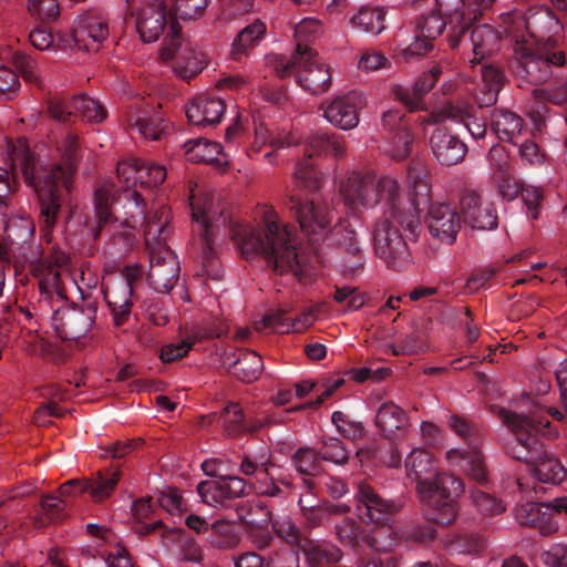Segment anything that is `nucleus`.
Instances as JSON below:
<instances>
[{
    "label": "nucleus",
    "mask_w": 567,
    "mask_h": 567,
    "mask_svg": "<svg viewBox=\"0 0 567 567\" xmlns=\"http://www.w3.org/2000/svg\"><path fill=\"white\" fill-rule=\"evenodd\" d=\"M61 152L60 163L39 165L27 141L19 138L17 143H8V168H0V214L7 208V196L13 190L20 172L37 195L39 225L43 234H52L60 220L68 223L72 219V183L79 162V137L68 133Z\"/></svg>",
    "instance_id": "nucleus-1"
},
{
    "label": "nucleus",
    "mask_w": 567,
    "mask_h": 567,
    "mask_svg": "<svg viewBox=\"0 0 567 567\" xmlns=\"http://www.w3.org/2000/svg\"><path fill=\"white\" fill-rule=\"evenodd\" d=\"M190 209L195 223L194 231L200 237L203 270L209 278L218 280L223 276L213 247V235L220 226L230 235L246 258L261 255L274 272L279 275L291 272L301 278L302 268L297 252L296 237L287 225H280L274 219L272 213L266 216L264 226L256 229L247 225H234L224 210L214 209L208 199H205L203 205L192 202Z\"/></svg>",
    "instance_id": "nucleus-2"
},
{
    "label": "nucleus",
    "mask_w": 567,
    "mask_h": 567,
    "mask_svg": "<svg viewBox=\"0 0 567 567\" xmlns=\"http://www.w3.org/2000/svg\"><path fill=\"white\" fill-rule=\"evenodd\" d=\"M399 183L392 177L375 181L374 176L353 173L341 183L340 194L351 210L369 208L384 203L383 217L373 225V248L375 255L393 270H402L410 262V251L395 225L401 208Z\"/></svg>",
    "instance_id": "nucleus-3"
},
{
    "label": "nucleus",
    "mask_w": 567,
    "mask_h": 567,
    "mask_svg": "<svg viewBox=\"0 0 567 567\" xmlns=\"http://www.w3.org/2000/svg\"><path fill=\"white\" fill-rule=\"evenodd\" d=\"M408 477L416 482L425 518L435 524L450 525L458 513V498L464 493L460 477L437 472L431 454L414 449L405 458Z\"/></svg>",
    "instance_id": "nucleus-4"
},
{
    "label": "nucleus",
    "mask_w": 567,
    "mask_h": 567,
    "mask_svg": "<svg viewBox=\"0 0 567 567\" xmlns=\"http://www.w3.org/2000/svg\"><path fill=\"white\" fill-rule=\"evenodd\" d=\"M99 230L112 221L122 220L126 227L144 226L145 244L157 243L169 234L171 210L167 206L146 214V204L136 189L115 188L112 182H105L94 194Z\"/></svg>",
    "instance_id": "nucleus-5"
},
{
    "label": "nucleus",
    "mask_w": 567,
    "mask_h": 567,
    "mask_svg": "<svg viewBox=\"0 0 567 567\" xmlns=\"http://www.w3.org/2000/svg\"><path fill=\"white\" fill-rule=\"evenodd\" d=\"M409 202L408 207L400 208L395 225L408 246V240L417 236L419 215L427 212L426 224L431 235L441 241L452 244L461 228V219L455 207L445 203H431V187L423 168H409Z\"/></svg>",
    "instance_id": "nucleus-6"
},
{
    "label": "nucleus",
    "mask_w": 567,
    "mask_h": 567,
    "mask_svg": "<svg viewBox=\"0 0 567 567\" xmlns=\"http://www.w3.org/2000/svg\"><path fill=\"white\" fill-rule=\"evenodd\" d=\"M499 417L512 430L514 441L508 454L532 466V473L542 483L559 484L566 476L561 463L544 447L543 436L549 433L550 422L538 413L518 414L501 409Z\"/></svg>",
    "instance_id": "nucleus-7"
},
{
    "label": "nucleus",
    "mask_w": 567,
    "mask_h": 567,
    "mask_svg": "<svg viewBox=\"0 0 567 567\" xmlns=\"http://www.w3.org/2000/svg\"><path fill=\"white\" fill-rule=\"evenodd\" d=\"M289 208L313 250H317L321 241L328 239L357 258L355 264L351 266L352 269L362 265V251L354 229L347 220H339L329 228L332 215L326 203L321 204L315 197L302 199L299 195L292 194L289 197Z\"/></svg>",
    "instance_id": "nucleus-8"
},
{
    "label": "nucleus",
    "mask_w": 567,
    "mask_h": 567,
    "mask_svg": "<svg viewBox=\"0 0 567 567\" xmlns=\"http://www.w3.org/2000/svg\"><path fill=\"white\" fill-rule=\"evenodd\" d=\"M437 13L447 20L449 47L452 50L472 51L473 64L481 63L484 58V41L492 37L488 25H474V21L465 12L464 0H435Z\"/></svg>",
    "instance_id": "nucleus-9"
},
{
    "label": "nucleus",
    "mask_w": 567,
    "mask_h": 567,
    "mask_svg": "<svg viewBox=\"0 0 567 567\" xmlns=\"http://www.w3.org/2000/svg\"><path fill=\"white\" fill-rule=\"evenodd\" d=\"M512 69L519 86L524 84L540 85L551 76V66H563L565 52L548 39L535 47L517 43Z\"/></svg>",
    "instance_id": "nucleus-10"
},
{
    "label": "nucleus",
    "mask_w": 567,
    "mask_h": 567,
    "mask_svg": "<svg viewBox=\"0 0 567 567\" xmlns=\"http://www.w3.org/2000/svg\"><path fill=\"white\" fill-rule=\"evenodd\" d=\"M271 63L278 76L295 75L297 83L311 94L324 93L331 85L329 69L318 62L313 53L301 44L297 45L291 58L275 56Z\"/></svg>",
    "instance_id": "nucleus-11"
},
{
    "label": "nucleus",
    "mask_w": 567,
    "mask_h": 567,
    "mask_svg": "<svg viewBox=\"0 0 567 567\" xmlns=\"http://www.w3.org/2000/svg\"><path fill=\"white\" fill-rule=\"evenodd\" d=\"M447 424L471 449L470 451L452 449L447 452V458L451 462H455L472 481L478 485H485L487 483V473L478 450L482 441L480 426L457 414L451 415Z\"/></svg>",
    "instance_id": "nucleus-12"
},
{
    "label": "nucleus",
    "mask_w": 567,
    "mask_h": 567,
    "mask_svg": "<svg viewBox=\"0 0 567 567\" xmlns=\"http://www.w3.org/2000/svg\"><path fill=\"white\" fill-rule=\"evenodd\" d=\"M320 154H329L334 157L343 156V136L336 133L317 132L308 138L306 156L297 164L293 173V183L297 188H303L309 193L319 189L320 178L312 157Z\"/></svg>",
    "instance_id": "nucleus-13"
},
{
    "label": "nucleus",
    "mask_w": 567,
    "mask_h": 567,
    "mask_svg": "<svg viewBox=\"0 0 567 567\" xmlns=\"http://www.w3.org/2000/svg\"><path fill=\"white\" fill-rule=\"evenodd\" d=\"M142 277L143 270L140 265H127L121 270L120 280L106 287L104 298L110 307L114 326L121 327L128 321L132 313V298Z\"/></svg>",
    "instance_id": "nucleus-14"
},
{
    "label": "nucleus",
    "mask_w": 567,
    "mask_h": 567,
    "mask_svg": "<svg viewBox=\"0 0 567 567\" xmlns=\"http://www.w3.org/2000/svg\"><path fill=\"white\" fill-rule=\"evenodd\" d=\"M62 303L52 311V328L61 340H76L91 329L97 306L94 301H86L81 306Z\"/></svg>",
    "instance_id": "nucleus-15"
},
{
    "label": "nucleus",
    "mask_w": 567,
    "mask_h": 567,
    "mask_svg": "<svg viewBox=\"0 0 567 567\" xmlns=\"http://www.w3.org/2000/svg\"><path fill=\"white\" fill-rule=\"evenodd\" d=\"M137 32L145 43L155 42L164 35V45L177 41L181 27L164 1L143 8L136 19Z\"/></svg>",
    "instance_id": "nucleus-16"
},
{
    "label": "nucleus",
    "mask_w": 567,
    "mask_h": 567,
    "mask_svg": "<svg viewBox=\"0 0 567 567\" xmlns=\"http://www.w3.org/2000/svg\"><path fill=\"white\" fill-rule=\"evenodd\" d=\"M166 237L146 245L151 262L147 282L151 288L161 293H166L175 287L181 271L177 256L165 244Z\"/></svg>",
    "instance_id": "nucleus-17"
},
{
    "label": "nucleus",
    "mask_w": 567,
    "mask_h": 567,
    "mask_svg": "<svg viewBox=\"0 0 567 567\" xmlns=\"http://www.w3.org/2000/svg\"><path fill=\"white\" fill-rule=\"evenodd\" d=\"M47 110L53 120L61 123H69L73 116H79L89 123H102L107 111L96 100L86 94H78L72 99L53 96L47 102Z\"/></svg>",
    "instance_id": "nucleus-18"
},
{
    "label": "nucleus",
    "mask_w": 567,
    "mask_h": 567,
    "mask_svg": "<svg viewBox=\"0 0 567 567\" xmlns=\"http://www.w3.org/2000/svg\"><path fill=\"white\" fill-rule=\"evenodd\" d=\"M354 496L357 515L365 523L390 527L402 508L399 501L382 497L368 484H359Z\"/></svg>",
    "instance_id": "nucleus-19"
},
{
    "label": "nucleus",
    "mask_w": 567,
    "mask_h": 567,
    "mask_svg": "<svg viewBox=\"0 0 567 567\" xmlns=\"http://www.w3.org/2000/svg\"><path fill=\"white\" fill-rule=\"evenodd\" d=\"M109 35V19L99 9L83 11L73 22L72 37L79 49L95 52Z\"/></svg>",
    "instance_id": "nucleus-20"
},
{
    "label": "nucleus",
    "mask_w": 567,
    "mask_h": 567,
    "mask_svg": "<svg viewBox=\"0 0 567 567\" xmlns=\"http://www.w3.org/2000/svg\"><path fill=\"white\" fill-rule=\"evenodd\" d=\"M367 105L363 93L351 91L322 103L323 116L332 125L348 131L359 124V112Z\"/></svg>",
    "instance_id": "nucleus-21"
},
{
    "label": "nucleus",
    "mask_w": 567,
    "mask_h": 567,
    "mask_svg": "<svg viewBox=\"0 0 567 567\" xmlns=\"http://www.w3.org/2000/svg\"><path fill=\"white\" fill-rule=\"evenodd\" d=\"M128 122L145 140L161 141L171 130V123L164 117L161 105L151 106L144 100H138L128 115Z\"/></svg>",
    "instance_id": "nucleus-22"
},
{
    "label": "nucleus",
    "mask_w": 567,
    "mask_h": 567,
    "mask_svg": "<svg viewBox=\"0 0 567 567\" xmlns=\"http://www.w3.org/2000/svg\"><path fill=\"white\" fill-rule=\"evenodd\" d=\"M554 512L567 514V497L556 498L551 503L520 504L516 507V519L522 526L537 527L543 535H549L557 529L550 518Z\"/></svg>",
    "instance_id": "nucleus-23"
},
{
    "label": "nucleus",
    "mask_w": 567,
    "mask_h": 567,
    "mask_svg": "<svg viewBox=\"0 0 567 567\" xmlns=\"http://www.w3.org/2000/svg\"><path fill=\"white\" fill-rule=\"evenodd\" d=\"M463 219L472 228L485 230L494 229L498 225V217L494 203L483 198L475 192H465L461 197Z\"/></svg>",
    "instance_id": "nucleus-24"
},
{
    "label": "nucleus",
    "mask_w": 567,
    "mask_h": 567,
    "mask_svg": "<svg viewBox=\"0 0 567 567\" xmlns=\"http://www.w3.org/2000/svg\"><path fill=\"white\" fill-rule=\"evenodd\" d=\"M444 30H446V42L449 43L447 20L436 12L422 16L416 21L415 40L404 50V55L421 56L433 49L435 40Z\"/></svg>",
    "instance_id": "nucleus-25"
},
{
    "label": "nucleus",
    "mask_w": 567,
    "mask_h": 567,
    "mask_svg": "<svg viewBox=\"0 0 567 567\" xmlns=\"http://www.w3.org/2000/svg\"><path fill=\"white\" fill-rule=\"evenodd\" d=\"M382 128L392 135V156L396 161L405 159L413 144V134L410 127V118L400 110H389L381 118Z\"/></svg>",
    "instance_id": "nucleus-26"
},
{
    "label": "nucleus",
    "mask_w": 567,
    "mask_h": 567,
    "mask_svg": "<svg viewBox=\"0 0 567 567\" xmlns=\"http://www.w3.org/2000/svg\"><path fill=\"white\" fill-rule=\"evenodd\" d=\"M261 512L265 514V522H270L271 529L274 534L284 540L288 546L292 547L290 550H295L299 554L302 553L303 558L306 559V549L312 545H322V542L313 540L308 536H305L301 529L295 524V522L290 517H284L278 519H272V513L268 508V506L258 502L256 504Z\"/></svg>",
    "instance_id": "nucleus-27"
},
{
    "label": "nucleus",
    "mask_w": 567,
    "mask_h": 567,
    "mask_svg": "<svg viewBox=\"0 0 567 567\" xmlns=\"http://www.w3.org/2000/svg\"><path fill=\"white\" fill-rule=\"evenodd\" d=\"M162 56L165 60L176 59V72L186 80L197 75L205 66L206 62L202 52L197 51L189 43H182L181 34L177 41L165 44L162 49Z\"/></svg>",
    "instance_id": "nucleus-28"
},
{
    "label": "nucleus",
    "mask_w": 567,
    "mask_h": 567,
    "mask_svg": "<svg viewBox=\"0 0 567 567\" xmlns=\"http://www.w3.org/2000/svg\"><path fill=\"white\" fill-rule=\"evenodd\" d=\"M430 146L437 162L445 166L462 162L467 153V146L446 130L436 128L430 137Z\"/></svg>",
    "instance_id": "nucleus-29"
},
{
    "label": "nucleus",
    "mask_w": 567,
    "mask_h": 567,
    "mask_svg": "<svg viewBox=\"0 0 567 567\" xmlns=\"http://www.w3.org/2000/svg\"><path fill=\"white\" fill-rule=\"evenodd\" d=\"M443 69L441 65H433L429 72L421 74L414 82L413 87L405 89L399 87L395 90V97L410 111L414 112L424 109L423 97L427 94L440 76L442 75Z\"/></svg>",
    "instance_id": "nucleus-30"
},
{
    "label": "nucleus",
    "mask_w": 567,
    "mask_h": 567,
    "mask_svg": "<svg viewBox=\"0 0 567 567\" xmlns=\"http://www.w3.org/2000/svg\"><path fill=\"white\" fill-rule=\"evenodd\" d=\"M225 111L221 99L200 95L186 107V116L194 125H215Z\"/></svg>",
    "instance_id": "nucleus-31"
},
{
    "label": "nucleus",
    "mask_w": 567,
    "mask_h": 567,
    "mask_svg": "<svg viewBox=\"0 0 567 567\" xmlns=\"http://www.w3.org/2000/svg\"><path fill=\"white\" fill-rule=\"evenodd\" d=\"M408 424L405 412L393 402H385L375 415V425L384 437L395 441L403 435Z\"/></svg>",
    "instance_id": "nucleus-32"
},
{
    "label": "nucleus",
    "mask_w": 567,
    "mask_h": 567,
    "mask_svg": "<svg viewBox=\"0 0 567 567\" xmlns=\"http://www.w3.org/2000/svg\"><path fill=\"white\" fill-rule=\"evenodd\" d=\"M224 362L229 364L237 379L247 383L257 380L264 369L261 357L251 350H240L237 357L226 353Z\"/></svg>",
    "instance_id": "nucleus-33"
},
{
    "label": "nucleus",
    "mask_w": 567,
    "mask_h": 567,
    "mask_svg": "<svg viewBox=\"0 0 567 567\" xmlns=\"http://www.w3.org/2000/svg\"><path fill=\"white\" fill-rule=\"evenodd\" d=\"M121 475L118 466L97 471L91 478L83 480L81 491L89 493L95 502H102L113 494Z\"/></svg>",
    "instance_id": "nucleus-34"
},
{
    "label": "nucleus",
    "mask_w": 567,
    "mask_h": 567,
    "mask_svg": "<svg viewBox=\"0 0 567 567\" xmlns=\"http://www.w3.org/2000/svg\"><path fill=\"white\" fill-rule=\"evenodd\" d=\"M236 567H297L298 553L295 550L274 551L264 557L255 551H247L238 556Z\"/></svg>",
    "instance_id": "nucleus-35"
},
{
    "label": "nucleus",
    "mask_w": 567,
    "mask_h": 567,
    "mask_svg": "<svg viewBox=\"0 0 567 567\" xmlns=\"http://www.w3.org/2000/svg\"><path fill=\"white\" fill-rule=\"evenodd\" d=\"M298 505L301 509L309 528L326 526L332 516H342L350 512V506L343 503H324L321 505H307L299 498Z\"/></svg>",
    "instance_id": "nucleus-36"
},
{
    "label": "nucleus",
    "mask_w": 567,
    "mask_h": 567,
    "mask_svg": "<svg viewBox=\"0 0 567 567\" xmlns=\"http://www.w3.org/2000/svg\"><path fill=\"white\" fill-rule=\"evenodd\" d=\"M218 423L228 436H238L259 430V423H250L244 415V411L236 402H229L220 412Z\"/></svg>",
    "instance_id": "nucleus-37"
},
{
    "label": "nucleus",
    "mask_w": 567,
    "mask_h": 567,
    "mask_svg": "<svg viewBox=\"0 0 567 567\" xmlns=\"http://www.w3.org/2000/svg\"><path fill=\"white\" fill-rule=\"evenodd\" d=\"M266 145H269L271 150L264 154V158L274 165L276 163V151L288 146L289 142L285 136L276 135L274 131L264 123L255 124V140L248 151V156L254 157V155L260 153L261 148Z\"/></svg>",
    "instance_id": "nucleus-38"
},
{
    "label": "nucleus",
    "mask_w": 567,
    "mask_h": 567,
    "mask_svg": "<svg viewBox=\"0 0 567 567\" xmlns=\"http://www.w3.org/2000/svg\"><path fill=\"white\" fill-rule=\"evenodd\" d=\"M491 127L503 142H513L523 128V118L508 110H494L491 115Z\"/></svg>",
    "instance_id": "nucleus-39"
},
{
    "label": "nucleus",
    "mask_w": 567,
    "mask_h": 567,
    "mask_svg": "<svg viewBox=\"0 0 567 567\" xmlns=\"http://www.w3.org/2000/svg\"><path fill=\"white\" fill-rule=\"evenodd\" d=\"M385 10L383 8L361 7L350 19L354 29L371 34H380L384 25Z\"/></svg>",
    "instance_id": "nucleus-40"
},
{
    "label": "nucleus",
    "mask_w": 567,
    "mask_h": 567,
    "mask_svg": "<svg viewBox=\"0 0 567 567\" xmlns=\"http://www.w3.org/2000/svg\"><path fill=\"white\" fill-rule=\"evenodd\" d=\"M40 292L48 300H40V307L50 306L53 302H65L66 296L61 280V274L58 268L50 266L47 274L39 282Z\"/></svg>",
    "instance_id": "nucleus-41"
},
{
    "label": "nucleus",
    "mask_w": 567,
    "mask_h": 567,
    "mask_svg": "<svg viewBox=\"0 0 567 567\" xmlns=\"http://www.w3.org/2000/svg\"><path fill=\"white\" fill-rule=\"evenodd\" d=\"M184 148L189 161L207 164L218 162V155L223 152L219 143L205 138L189 140L184 143Z\"/></svg>",
    "instance_id": "nucleus-42"
},
{
    "label": "nucleus",
    "mask_w": 567,
    "mask_h": 567,
    "mask_svg": "<svg viewBox=\"0 0 567 567\" xmlns=\"http://www.w3.org/2000/svg\"><path fill=\"white\" fill-rule=\"evenodd\" d=\"M265 32L266 24L260 19H256L246 25L234 40L231 50L234 60H239L241 54L255 47L262 39Z\"/></svg>",
    "instance_id": "nucleus-43"
},
{
    "label": "nucleus",
    "mask_w": 567,
    "mask_h": 567,
    "mask_svg": "<svg viewBox=\"0 0 567 567\" xmlns=\"http://www.w3.org/2000/svg\"><path fill=\"white\" fill-rule=\"evenodd\" d=\"M40 506L42 508L41 514H37L34 517V526L37 528H43L50 523H58L66 517V503L56 496H44Z\"/></svg>",
    "instance_id": "nucleus-44"
},
{
    "label": "nucleus",
    "mask_w": 567,
    "mask_h": 567,
    "mask_svg": "<svg viewBox=\"0 0 567 567\" xmlns=\"http://www.w3.org/2000/svg\"><path fill=\"white\" fill-rule=\"evenodd\" d=\"M272 466L271 456L266 451L244 453L239 471L245 476L256 475L259 480L261 476H269V470Z\"/></svg>",
    "instance_id": "nucleus-45"
},
{
    "label": "nucleus",
    "mask_w": 567,
    "mask_h": 567,
    "mask_svg": "<svg viewBox=\"0 0 567 567\" xmlns=\"http://www.w3.org/2000/svg\"><path fill=\"white\" fill-rule=\"evenodd\" d=\"M207 542L219 549H230L237 546L239 537L234 526L225 520H215L206 536Z\"/></svg>",
    "instance_id": "nucleus-46"
},
{
    "label": "nucleus",
    "mask_w": 567,
    "mask_h": 567,
    "mask_svg": "<svg viewBox=\"0 0 567 567\" xmlns=\"http://www.w3.org/2000/svg\"><path fill=\"white\" fill-rule=\"evenodd\" d=\"M209 0H173L168 9L178 22L181 20H195L202 17L208 6Z\"/></svg>",
    "instance_id": "nucleus-47"
},
{
    "label": "nucleus",
    "mask_w": 567,
    "mask_h": 567,
    "mask_svg": "<svg viewBox=\"0 0 567 567\" xmlns=\"http://www.w3.org/2000/svg\"><path fill=\"white\" fill-rule=\"evenodd\" d=\"M334 534L341 545L357 549L361 542V526L350 517H343L334 525Z\"/></svg>",
    "instance_id": "nucleus-48"
},
{
    "label": "nucleus",
    "mask_w": 567,
    "mask_h": 567,
    "mask_svg": "<svg viewBox=\"0 0 567 567\" xmlns=\"http://www.w3.org/2000/svg\"><path fill=\"white\" fill-rule=\"evenodd\" d=\"M319 452L301 447L296 451L291 462L298 473L306 476H316L321 471Z\"/></svg>",
    "instance_id": "nucleus-49"
},
{
    "label": "nucleus",
    "mask_w": 567,
    "mask_h": 567,
    "mask_svg": "<svg viewBox=\"0 0 567 567\" xmlns=\"http://www.w3.org/2000/svg\"><path fill=\"white\" fill-rule=\"evenodd\" d=\"M331 421L339 433L347 439L355 440L363 435L364 426L362 422L354 420L348 413L336 411L331 415Z\"/></svg>",
    "instance_id": "nucleus-50"
},
{
    "label": "nucleus",
    "mask_w": 567,
    "mask_h": 567,
    "mask_svg": "<svg viewBox=\"0 0 567 567\" xmlns=\"http://www.w3.org/2000/svg\"><path fill=\"white\" fill-rule=\"evenodd\" d=\"M471 498L474 506L483 514L498 515L505 511L499 499L484 491L471 489Z\"/></svg>",
    "instance_id": "nucleus-51"
},
{
    "label": "nucleus",
    "mask_w": 567,
    "mask_h": 567,
    "mask_svg": "<svg viewBox=\"0 0 567 567\" xmlns=\"http://www.w3.org/2000/svg\"><path fill=\"white\" fill-rule=\"evenodd\" d=\"M319 456L324 461L339 465L348 461L349 453L339 439L329 437L322 442V446L319 450Z\"/></svg>",
    "instance_id": "nucleus-52"
},
{
    "label": "nucleus",
    "mask_w": 567,
    "mask_h": 567,
    "mask_svg": "<svg viewBox=\"0 0 567 567\" xmlns=\"http://www.w3.org/2000/svg\"><path fill=\"white\" fill-rule=\"evenodd\" d=\"M551 7L542 10L537 14V19L547 20V29L549 32L557 33L561 29V17L567 12L566 0H550Z\"/></svg>",
    "instance_id": "nucleus-53"
},
{
    "label": "nucleus",
    "mask_w": 567,
    "mask_h": 567,
    "mask_svg": "<svg viewBox=\"0 0 567 567\" xmlns=\"http://www.w3.org/2000/svg\"><path fill=\"white\" fill-rule=\"evenodd\" d=\"M166 178L164 166L140 161L138 183L146 187H157Z\"/></svg>",
    "instance_id": "nucleus-54"
},
{
    "label": "nucleus",
    "mask_w": 567,
    "mask_h": 567,
    "mask_svg": "<svg viewBox=\"0 0 567 567\" xmlns=\"http://www.w3.org/2000/svg\"><path fill=\"white\" fill-rule=\"evenodd\" d=\"M202 501L209 506H226L219 481H202L197 485Z\"/></svg>",
    "instance_id": "nucleus-55"
},
{
    "label": "nucleus",
    "mask_w": 567,
    "mask_h": 567,
    "mask_svg": "<svg viewBox=\"0 0 567 567\" xmlns=\"http://www.w3.org/2000/svg\"><path fill=\"white\" fill-rule=\"evenodd\" d=\"M197 340V337L192 336L181 341L179 343H169L163 346L159 354L161 360L165 363H169L183 359L185 355H187Z\"/></svg>",
    "instance_id": "nucleus-56"
},
{
    "label": "nucleus",
    "mask_w": 567,
    "mask_h": 567,
    "mask_svg": "<svg viewBox=\"0 0 567 567\" xmlns=\"http://www.w3.org/2000/svg\"><path fill=\"white\" fill-rule=\"evenodd\" d=\"M285 485V488L278 484V480L275 478L270 473L269 476H261L256 485V492L260 496L284 498L287 496V488L289 483L280 481Z\"/></svg>",
    "instance_id": "nucleus-57"
},
{
    "label": "nucleus",
    "mask_w": 567,
    "mask_h": 567,
    "mask_svg": "<svg viewBox=\"0 0 567 567\" xmlns=\"http://www.w3.org/2000/svg\"><path fill=\"white\" fill-rule=\"evenodd\" d=\"M28 9L41 21H54L60 14L58 0H30Z\"/></svg>",
    "instance_id": "nucleus-58"
},
{
    "label": "nucleus",
    "mask_w": 567,
    "mask_h": 567,
    "mask_svg": "<svg viewBox=\"0 0 567 567\" xmlns=\"http://www.w3.org/2000/svg\"><path fill=\"white\" fill-rule=\"evenodd\" d=\"M12 61L24 80L29 82H38L39 75L34 58L23 51H16L12 54Z\"/></svg>",
    "instance_id": "nucleus-59"
},
{
    "label": "nucleus",
    "mask_w": 567,
    "mask_h": 567,
    "mask_svg": "<svg viewBox=\"0 0 567 567\" xmlns=\"http://www.w3.org/2000/svg\"><path fill=\"white\" fill-rule=\"evenodd\" d=\"M264 328H270L279 333H286L296 327V322H291V319L287 318V311L284 309H277L269 311L262 318Z\"/></svg>",
    "instance_id": "nucleus-60"
},
{
    "label": "nucleus",
    "mask_w": 567,
    "mask_h": 567,
    "mask_svg": "<svg viewBox=\"0 0 567 567\" xmlns=\"http://www.w3.org/2000/svg\"><path fill=\"white\" fill-rule=\"evenodd\" d=\"M436 529L429 523L416 524L408 527L403 532V536L408 542L425 545L435 538Z\"/></svg>",
    "instance_id": "nucleus-61"
},
{
    "label": "nucleus",
    "mask_w": 567,
    "mask_h": 567,
    "mask_svg": "<svg viewBox=\"0 0 567 567\" xmlns=\"http://www.w3.org/2000/svg\"><path fill=\"white\" fill-rule=\"evenodd\" d=\"M471 111L472 110L468 106L447 103L443 105L437 113L432 114V123H439L444 120L463 123Z\"/></svg>",
    "instance_id": "nucleus-62"
},
{
    "label": "nucleus",
    "mask_w": 567,
    "mask_h": 567,
    "mask_svg": "<svg viewBox=\"0 0 567 567\" xmlns=\"http://www.w3.org/2000/svg\"><path fill=\"white\" fill-rule=\"evenodd\" d=\"M20 87L18 75L7 66H0V96L6 100L13 99Z\"/></svg>",
    "instance_id": "nucleus-63"
},
{
    "label": "nucleus",
    "mask_w": 567,
    "mask_h": 567,
    "mask_svg": "<svg viewBox=\"0 0 567 567\" xmlns=\"http://www.w3.org/2000/svg\"><path fill=\"white\" fill-rule=\"evenodd\" d=\"M368 546L374 551L372 554V561L369 564V567H395L394 559L390 556L382 557L380 555L381 551L385 553L390 549L392 545V540L389 545L381 546L378 542L377 536H368L364 538Z\"/></svg>",
    "instance_id": "nucleus-64"
}]
</instances>
